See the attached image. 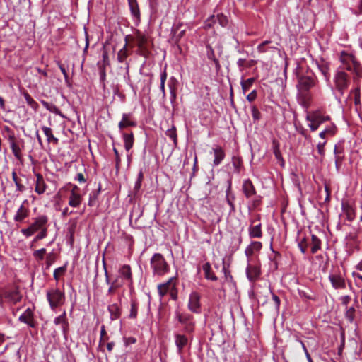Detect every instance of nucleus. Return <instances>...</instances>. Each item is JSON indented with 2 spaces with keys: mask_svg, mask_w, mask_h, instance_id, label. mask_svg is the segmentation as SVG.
<instances>
[{
  "mask_svg": "<svg viewBox=\"0 0 362 362\" xmlns=\"http://www.w3.org/2000/svg\"><path fill=\"white\" fill-rule=\"evenodd\" d=\"M242 192L247 199H250L249 209H256L262 204V197L257 194L256 189L250 179H246L242 185Z\"/></svg>",
  "mask_w": 362,
  "mask_h": 362,
  "instance_id": "1",
  "label": "nucleus"
},
{
  "mask_svg": "<svg viewBox=\"0 0 362 362\" xmlns=\"http://www.w3.org/2000/svg\"><path fill=\"white\" fill-rule=\"evenodd\" d=\"M339 59L345 69L354 74V79L362 77V67L353 54L342 51Z\"/></svg>",
  "mask_w": 362,
  "mask_h": 362,
  "instance_id": "2",
  "label": "nucleus"
},
{
  "mask_svg": "<svg viewBox=\"0 0 362 362\" xmlns=\"http://www.w3.org/2000/svg\"><path fill=\"white\" fill-rule=\"evenodd\" d=\"M48 217L46 215H40L37 217L33 218V222L29 227L21 229V233L25 237L28 238L33 235L39 230L47 227Z\"/></svg>",
  "mask_w": 362,
  "mask_h": 362,
  "instance_id": "3",
  "label": "nucleus"
},
{
  "mask_svg": "<svg viewBox=\"0 0 362 362\" xmlns=\"http://www.w3.org/2000/svg\"><path fill=\"white\" fill-rule=\"evenodd\" d=\"M150 263L155 275L163 276L170 269L169 265L160 253H155L151 257Z\"/></svg>",
  "mask_w": 362,
  "mask_h": 362,
  "instance_id": "4",
  "label": "nucleus"
},
{
  "mask_svg": "<svg viewBox=\"0 0 362 362\" xmlns=\"http://www.w3.org/2000/svg\"><path fill=\"white\" fill-rule=\"evenodd\" d=\"M47 298L52 310L62 305L65 300V295L58 288H51L47 291Z\"/></svg>",
  "mask_w": 362,
  "mask_h": 362,
  "instance_id": "5",
  "label": "nucleus"
},
{
  "mask_svg": "<svg viewBox=\"0 0 362 362\" xmlns=\"http://www.w3.org/2000/svg\"><path fill=\"white\" fill-rule=\"evenodd\" d=\"M334 83L337 90L343 94L350 84L349 75L343 71H338L334 76Z\"/></svg>",
  "mask_w": 362,
  "mask_h": 362,
  "instance_id": "6",
  "label": "nucleus"
},
{
  "mask_svg": "<svg viewBox=\"0 0 362 362\" xmlns=\"http://www.w3.org/2000/svg\"><path fill=\"white\" fill-rule=\"evenodd\" d=\"M184 24L181 22L175 23L171 28L170 42L173 45L178 46L180 40L184 37L186 30L182 28Z\"/></svg>",
  "mask_w": 362,
  "mask_h": 362,
  "instance_id": "7",
  "label": "nucleus"
},
{
  "mask_svg": "<svg viewBox=\"0 0 362 362\" xmlns=\"http://www.w3.org/2000/svg\"><path fill=\"white\" fill-rule=\"evenodd\" d=\"M260 215L257 214L256 218L250 220L248 228L249 235L252 238H261L262 237V224L259 223Z\"/></svg>",
  "mask_w": 362,
  "mask_h": 362,
  "instance_id": "8",
  "label": "nucleus"
},
{
  "mask_svg": "<svg viewBox=\"0 0 362 362\" xmlns=\"http://www.w3.org/2000/svg\"><path fill=\"white\" fill-rule=\"evenodd\" d=\"M18 320L26 324L28 327L35 328L37 325V322L34 319L33 310L28 308L18 317Z\"/></svg>",
  "mask_w": 362,
  "mask_h": 362,
  "instance_id": "9",
  "label": "nucleus"
},
{
  "mask_svg": "<svg viewBox=\"0 0 362 362\" xmlns=\"http://www.w3.org/2000/svg\"><path fill=\"white\" fill-rule=\"evenodd\" d=\"M28 201L27 199H25L22 202L21 205L19 206L13 216V220L15 222L22 223L29 216L30 210L28 207Z\"/></svg>",
  "mask_w": 362,
  "mask_h": 362,
  "instance_id": "10",
  "label": "nucleus"
},
{
  "mask_svg": "<svg viewBox=\"0 0 362 362\" xmlns=\"http://www.w3.org/2000/svg\"><path fill=\"white\" fill-rule=\"evenodd\" d=\"M12 180L16 186V192H17V196L19 193H22L26 190V187L23 182V177H25V175L21 173H17L16 170H13L12 173Z\"/></svg>",
  "mask_w": 362,
  "mask_h": 362,
  "instance_id": "11",
  "label": "nucleus"
},
{
  "mask_svg": "<svg viewBox=\"0 0 362 362\" xmlns=\"http://www.w3.org/2000/svg\"><path fill=\"white\" fill-rule=\"evenodd\" d=\"M132 18L137 25L141 22V11L137 0H127Z\"/></svg>",
  "mask_w": 362,
  "mask_h": 362,
  "instance_id": "12",
  "label": "nucleus"
},
{
  "mask_svg": "<svg viewBox=\"0 0 362 362\" xmlns=\"http://www.w3.org/2000/svg\"><path fill=\"white\" fill-rule=\"evenodd\" d=\"M119 276L124 280L126 281L129 286H132L133 284V278L132 269L129 265L124 264L119 269Z\"/></svg>",
  "mask_w": 362,
  "mask_h": 362,
  "instance_id": "13",
  "label": "nucleus"
},
{
  "mask_svg": "<svg viewBox=\"0 0 362 362\" xmlns=\"http://www.w3.org/2000/svg\"><path fill=\"white\" fill-rule=\"evenodd\" d=\"M200 296L196 293L193 292L189 296L188 308L193 313H199L200 311Z\"/></svg>",
  "mask_w": 362,
  "mask_h": 362,
  "instance_id": "14",
  "label": "nucleus"
},
{
  "mask_svg": "<svg viewBox=\"0 0 362 362\" xmlns=\"http://www.w3.org/2000/svg\"><path fill=\"white\" fill-rule=\"evenodd\" d=\"M315 85V79L310 76H300L298 78V86L302 90H308Z\"/></svg>",
  "mask_w": 362,
  "mask_h": 362,
  "instance_id": "15",
  "label": "nucleus"
},
{
  "mask_svg": "<svg viewBox=\"0 0 362 362\" xmlns=\"http://www.w3.org/2000/svg\"><path fill=\"white\" fill-rule=\"evenodd\" d=\"M329 280L335 289H344L346 288L345 279L341 275L329 274Z\"/></svg>",
  "mask_w": 362,
  "mask_h": 362,
  "instance_id": "16",
  "label": "nucleus"
},
{
  "mask_svg": "<svg viewBox=\"0 0 362 362\" xmlns=\"http://www.w3.org/2000/svg\"><path fill=\"white\" fill-rule=\"evenodd\" d=\"M261 274L260 268L257 266L248 264L246 268L247 277L250 281L254 282L258 279Z\"/></svg>",
  "mask_w": 362,
  "mask_h": 362,
  "instance_id": "17",
  "label": "nucleus"
},
{
  "mask_svg": "<svg viewBox=\"0 0 362 362\" xmlns=\"http://www.w3.org/2000/svg\"><path fill=\"white\" fill-rule=\"evenodd\" d=\"M212 151L214 156L213 165L218 166L221 163L226 156L225 151L220 146L218 145L215 146L212 148Z\"/></svg>",
  "mask_w": 362,
  "mask_h": 362,
  "instance_id": "18",
  "label": "nucleus"
},
{
  "mask_svg": "<svg viewBox=\"0 0 362 362\" xmlns=\"http://www.w3.org/2000/svg\"><path fill=\"white\" fill-rule=\"evenodd\" d=\"M175 343L177 349V353L181 354L184 348L188 344V338L184 334H175Z\"/></svg>",
  "mask_w": 362,
  "mask_h": 362,
  "instance_id": "19",
  "label": "nucleus"
},
{
  "mask_svg": "<svg viewBox=\"0 0 362 362\" xmlns=\"http://www.w3.org/2000/svg\"><path fill=\"white\" fill-rule=\"evenodd\" d=\"M36 181H35V192L38 194H42L47 189V185L45 182L43 176L40 173H37Z\"/></svg>",
  "mask_w": 362,
  "mask_h": 362,
  "instance_id": "20",
  "label": "nucleus"
},
{
  "mask_svg": "<svg viewBox=\"0 0 362 362\" xmlns=\"http://www.w3.org/2000/svg\"><path fill=\"white\" fill-rule=\"evenodd\" d=\"M4 296L8 301L14 304L20 302L22 298V295L20 293L18 289L6 291L4 293Z\"/></svg>",
  "mask_w": 362,
  "mask_h": 362,
  "instance_id": "21",
  "label": "nucleus"
},
{
  "mask_svg": "<svg viewBox=\"0 0 362 362\" xmlns=\"http://www.w3.org/2000/svg\"><path fill=\"white\" fill-rule=\"evenodd\" d=\"M262 247V244L259 241L252 242L250 245H248L245 251V255L247 257H250L253 255L255 252L259 251Z\"/></svg>",
  "mask_w": 362,
  "mask_h": 362,
  "instance_id": "22",
  "label": "nucleus"
},
{
  "mask_svg": "<svg viewBox=\"0 0 362 362\" xmlns=\"http://www.w3.org/2000/svg\"><path fill=\"white\" fill-rule=\"evenodd\" d=\"M82 195L80 193L70 192L69 197V205L71 207H78L82 202Z\"/></svg>",
  "mask_w": 362,
  "mask_h": 362,
  "instance_id": "23",
  "label": "nucleus"
},
{
  "mask_svg": "<svg viewBox=\"0 0 362 362\" xmlns=\"http://www.w3.org/2000/svg\"><path fill=\"white\" fill-rule=\"evenodd\" d=\"M228 186L226 189V202L230 206V213L235 212V208L234 204V200H235V195L234 194H230V190H231V180H228Z\"/></svg>",
  "mask_w": 362,
  "mask_h": 362,
  "instance_id": "24",
  "label": "nucleus"
},
{
  "mask_svg": "<svg viewBox=\"0 0 362 362\" xmlns=\"http://www.w3.org/2000/svg\"><path fill=\"white\" fill-rule=\"evenodd\" d=\"M107 310L110 313V319L112 320H115L119 318L122 311H121V308L118 304L113 303V304L110 305L107 307Z\"/></svg>",
  "mask_w": 362,
  "mask_h": 362,
  "instance_id": "25",
  "label": "nucleus"
},
{
  "mask_svg": "<svg viewBox=\"0 0 362 362\" xmlns=\"http://www.w3.org/2000/svg\"><path fill=\"white\" fill-rule=\"evenodd\" d=\"M122 137L124 143V148L127 151H129L133 147L134 145V134L132 132L123 133Z\"/></svg>",
  "mask_w": 362,
  "mask_h": 362,
  "instance_id": "26",
  "label": "nucleus"
},
{
  "mask_svg": "<svg viewBox=\"0 0 362 362\" xmlns=\"http://www.w3.org/2000/svg\"><path fill=\"white\" fill-rule=\"evenodd\" d=\"M136 126V123L134 121H132L129 119V114H123L122 115V119L119 122L118 127L120 130L123 129L125 127H135Z\"/></svg>",
  "mask_w": 362,
  "mask_h": 362,
  "instance_id": "27",
  "label": "nucleus"
},
{
  "mask_svg": "<svg viewBox=\"0 0 362 362\" xmlns=\"http://www.w3.org/2000/svg\"><path fill=\"white\" fill-rule=\"evenodd\" d=\"M41 129L43 131L45 135L47 136V140L48 143H53L54 144H58L59 139L54 136L51 128L43 126Z\"/></svg>",
  "mask_w": 362,
  "mask_h": 362,
  "instance_id": "28",
  "label": "nucleus"
},
{
  "mask_svg": "<svg viewBox=\"0 0 362 362\" xmlns=\"http://www.w3.org/2000/svg\"><path fill=\"white\" fill-rule=\"evenodd\" d=\"M204 272L205 278L213 281H217V276L211 272V264L209 262L205 263L202 267Z\"/></svg>",
  "mask_w": 362,
  "mask_h": 362,
  "instance_id": "29",
  "label": "nucleus"
},
{
  "mask_svg": "<svg viewBox=\"0 0 362 362\" xmlns=\"http://www.w3.org/2000/svg\"><path fill=\"white\" fill-rule=\"evenodd\" d=\"M272 148H273V153L275 156V158L281 162V165H284V161L283 159V157L281 156L280 148H279V143L276 140H273L272 141Z\"/></svg>",
  "mask_w": 362,
  "mask_h": 362,
  "instance_id": "30",
  "label": "nucleus"
},
{
  "mask_svg": "<svg viewBox=\"0 0 362 362\" xmlns=\"http://www.w3.org/2000/svg\"><path fill=\"white\" fill-rule=\"evenodd\" d=\"M42 105L44 107H45L47 110L51 112H53L57 115L61 116L62 117H64V115L62 113L61 110L53 103H49L48 102L42 100Z\"/></svg>",
  "mask_w": 362,
  "mask_h": 362,
  "instance_id": "31",
  "label": "nucleus"
},
{
  "mask_svg": "<svg viewBox=\"0 0 362 362\" xmlns=\"http://www.w3.org/2000/svg\"><path fill=\"white\" fill-rule=\"evenodd\" d=\"M100 192H101V184L99 183L98 186V189L92 191L90 193L89 200H88V205L90 206H93L95 205L97 200H98V197L100 194Z\"/></svg>",
  "mask_w": 362,
  "mask_h": 362,
  "instance_id": "32",
  "label": "nucleus"
},
{
  "mask_svg": "<svg viewBox=\"0 0 362 362\" xmlns=\"http://www.w3.org/2000/svg\"><path fill=\"white\" fill-rule=\"evenodd\" d=\"M307 120L310 121V123L308 124L311 131H315L318 129L320 124L323 122L324 119H322L320 117H316L315 118H311L310 116H307Z\"/></svg>",
  "mask_w": 362,
  "mask_h": 362,
  "instance_id": "33",
  "label": "nucleus"
},
{
  "mask_svg": "<svg viewBox=\"0 0 362 362\" xmlns=\"http://www.w3.org/2000/svg\"><path fill=\"white\" fill-rule=\"evenodd\" d=\"M311 240V252L313 254H315L318 250L321 249V240L315 235H312Z\"/></svg>",
  "mask_w": 362,
  "mask_h": 362,
  "instance_id": "34",
  "label": "nucleus"
},
{
  "mask_svg": "<svg viewBox=\"0 0 362 362\" xmlns=\"http://www.w3.org/2000/svg\"><path fill=\"white\" fill-rule=\"evenodd\" d=\"M206 49H207L208 59L210 60H212L214 62L216 67L217 69H219L220 68L219 61L217 58H216L213 48L211 47V46L210 45H206Z\"/></svg>",
  "mask_w": 362,
  "mask_h": 362,
  "instance_id": "35",
  "label": "nucleus"
},
{
  "mask_svg": "<svg viewBox=\"0 0 362 362\" xmlns=\"http://www.w3.org/2000/svg\"><path fill=\"white\" fill-rule=\"evenodd\" d=\"M173 279V278H170L166 283L158 285V291L160 297L164 296L168 293Z\"/></svg>",
  "mask_w": 362,
  "mask_h": 362,
  "instance_id": "36",
  "label": "nucleus"
},
{
  "mask_svg": "<svg viewBox=\"0 0 362 362\" xmlns=\"http://www.w3.org/2000/svg\"><path fill=\"white\" fill-rule=\"evenodd\" d=\"M176 317L179 322L182 324L183 325L191 322L193 319L192 315L189 314H182V313H176Z\"/></svg>",
  "mask_w": 362,
  "mask_h": 362,
  "instance_id": "37",
  "label": "nucleus"
},
{
  "mask_svg": "<svg viewBox=\"0 0 362 362\" xmlns=\"http://www.w3.org/2000/svg\"><path fill=\"white\" fill-rule=\"evenodd\" d=\"M165 135L168 136L174 143L175 146L177 144V131L176 127L173 125L171 128L168 129L165 132Z\"/></svg>",
  "mask_w": 362,
  "mask_h": 362,
  "instance_id": "38",
  "label": "nucleus"
},
{
  "mask_svg": "<svg viewBox=\"0 0 362 362\" xmlns=\"http://www.w3.org/2000/svg\"><path fill=\"white\" fill-rule=\"evenodd\" d=\"M123 285V283H121L119 281V279H115L113 281L111 282L110 286L107 290V295L108 294H114L117 289L122 287Z\"/></svg>",
  "mask_w": 362,
  "mask_h": 362,
  "instance_id": "39",
  "label": "nucleus"
},
{
  "mask_svg": "<svg viewBox=\"0 0 362 362\" xmlns=\"http://www.w3.org/2000/svg\"><path fill=\"white\" fill-rule=\"evenodd\" d=\"M12 140H13V137H11ZM11 148L14 156L20 160L21 158V150L19 146L14 141H12L11 143Z\"/></svg>",
  "mask_w": 362,
  "mask_h": 362,
  "instance_id": "40",
  "label": "nucleus"
},
{
  "mask_svg": "<svg viewBox=\"0 0 362 362\" xmlns=\"http://www.w3.org/2000/svg\"><path fill=\"white\" fill-rule=\"evenodd\" d=\"M23 96L26 100L27 104L30 106L33 109L36 110L38 107L37 103L30 95L28 92L23 93Z\"/></svg>",
  "mask_w": 362,
  "mask_h": 362,
  "instance_id": "41",
  "label": "nucleus"
},
{
  "mask_svg": "<svg viewBox=\"0 0 362 362\" xmlns=\"http://www.w3.org/2000/svg\"><path fill=\"white\" fill-rule=\"evenodd\" d=\"M135 37H136V40L137 42L138 46L140 48H143L145 46L146 43L147 42L146 36L140 32H137Z\"/></svg>",
  "mask_w": 362,
  "mask_h": 362,
  "instance_id": "42",
  "label": "nucleus"
},
{
  "mask_svg": "<svg viewBox=\"0 0 362 362\" xmlns=\"http://www.w3.org/2000/svg\"><path fill=\"white\" fill-rule=\"evenodd\" d=\"M138 303L135 300H131V308H130V313L129 315V318L135 319L137 317V313H138Z\"/></svg>",
  "mask_w": 362,
  "mask_h": 362,
  "instance_id": "43",
  "label": "nucleus"
},
{
  "mask_svg": "<svg viewBox=\"0 0 362 362\" xmlns=\"http://www.w3.org/2000/svg\"><path fill=\"white\" fill-rule=\"evenodd\" d=\"M232 163L234 167L235 171L237 173H239L240 171V168L243 165V160L240 157L233 156L232 157Z\"/></svg>",
  "mask_w": 362,
  "mask_h": 362,
  "instance_id": "44",
  "label": "nucleus"
},
{
  "mask_svg": "<svg viewBox=\"0 0 362 362\" xmlns=\"http://www.w3.org/2000/svg\"><path fill=\"white\" fill-rule=\"evenodd\" d=\"M254 81H255L254 78H250L247 80L241 81L240 84H241L242 90L244 93L250 89V88L252 86Z\"/></svg>",
  "mask_w": 362,
  "mask_h": 362,
  "instance_id": "45",
  "label": "nucleus"
},
{
  "mask_svg": "<svg viewBox=\"0 0 362 362\" xmlns=\"http://www.w3.org/2000/svg\"><path fill=\"white\" fill-rule=\"evenodd\" d=\"M46 252L47 250L45 248H41L40 250H35L33 253V256L36 260L42 261L45 258Z\"/></svg>",
  "mask_w": 362,
  "mask_h": 362,
  "instance_id": "46",
  "label": "nucleus"
},
{
  "mask_svg": "<svg viewBox=\"0 0 362 362\" xmlns=\"http://www.w3.org/2000/svg\"><path fill=\"white\" fill-rule=\"evenodd\" d=\"M39 233L33 240V243L37 242L40 240L45 238L48 234V229L47 228H43V229L39 230Z\"/></svg>",
  "mask_w": 362,
  "mask_h": 362,
  "instance_id": "47",
  "label": "nucleus"
},
{
  "mask_svg": "<svg viewBox=\"0 0 362 362\" xmlns=\"http://www.w3.org/2000/svg\"><path fill=\"white\" fill-rule=\"evenodd\" d=\"M54 322L55 325H60L62 324L63 325V329H65V327L67 326L66 319V313L64 312V313L58 317H57Z\"/></svg>",
  "mask_w": 362,
  "mask_h": 362,
  "instance_id": "48",
  "label": "nucleus"
},
{
  "mask_svg": "<svg viewBox=\"0 0 362 362\" xmlns=\"http://www.w3.org/2000/svg\"><path fill=\"white\" fill-rule=\"evenodd\" d=\"M66 264L62 267L57 268L54 271V274H53L54 279L56 281H58L59 279L60 276L64 275V273L66 272Z\"/></svg>",
  "mask_w": 362,
  "mask_h": 362,
  "instance_id": "49",
  "label": "nucleus"
},
{
  "mask_svg": "<svg viewBox=\"0 0 362 362\" xmlns=\"http://www.w3.org/2000/svg\"><path fill=\"white\" fill-rule=\"evenodd\" d=\"M98 67L103 66L105 68H106V66H110V59H109V56H108L107 51H105V50L103 51V62H98Z\"/></svg>",
  "mask_w": 362,
  "mask_h": 362,
  "instance_id": "50",
  "label": "nucleus"
},
{
  "mask_svg": "<svg viewBox=\"0 0 362 362\" xmlns=\"http://www.w3.org/2000/svg\"><path fill=\"white\" fill-rule=\"evenodd\" d=\"M251 111L254 122H258L261 119V112L255 105L252 106Z\"/></svg>",
  "mask_w": 362,
  "mask_h": 362,
  "instance_id": "51",
  "label": "nucleus"
},
{
  "mask_svg": "<svg viewBox=\"0 0 362 362\" xmlns=\"http://www.w3.org/2000/svg\"><path fill=\"white\" fill-rule=\"evenodd\" d=\"M127 57V48L126 45L124 46L122 49H121L118 53H117V59L118 62L122 63L125 61V59Z\"/></svg>",
  "mask_w": 362,
  "mask_h": 362,
  "instance_id": "52",
  "label": "nucleus"
},
{
  "mask_svg": "<svg viewBox=\"0 0 362 362\" xmlns=\"http://www.w3.org/2000/svg\"><path fill=\"white\" fill-rule=\"evenodd\" d=\"M334 153L335 157H344V148L341 143H338L335 145L334 148Z\"/></svg>",
  "mask_w": 362,
  "mask_h": 362,
  "instance_id": "53",
  "label": "nucleus"
},
{
  "mask_svg": "<svg viewBox=\"0 0 362 362\" xmlns=\"http://www.w3.org/2000/svg\"><path fill=\"white\" fill-rule=\"evenodd\" d=\"M215 18L222 27L227 25L228 18L226 16L223 14H218L216 16H215Z\"/></svg>",
  "mask_w": 362,
  "mask_h": 362,
  "instance_id": "54",
  "label": "nucleus"
},
{
  "mask_svg": "<svg viewBox=\"0 0 362 362\" xmlns=\"http://www.w3.org/2000/svg\"><path fill=\"white\" fill-rule=\"evenodd\" d=\"M355 308L354 307H350L347 309L345 316L346 319H348L350 322H353L355 317Z\"/></svg>",
  "mask_w": 362,
  "mask_h": 362,
  "instance_id": "55",
  "label": "nucleus"
},
{
  "mask_svg": "<svg viewBox=\"0 0 362 362\" xmlns=\"http://www.w3.org/2000/svg\"><path fill=\"white\" fill-rule=\"evenodd\" d=\"M194 329V323L192 320L191 322L184 325V332L188 334L192 333Z\"/></svg>",
  "mask_w": 362,
  "mask_h": 362,
  "instance_id": "56",
  "label": "nucleus"
},
{
  "mask_svg": "<svg viewBox=\"0 0 362 362\" xmlns=\"http://www.w3.org/2000/svg\"><path fill=\"white\" fill-rule=\"evenodd\" d=\"M113 151L115 155V168H116V170L118 171L119 169L121 158H120L119 152L116 148H115V147L113 148Z\"/></svg>",
  "mask_w": 362,
  "mask_h": 362,
  "instance_id": "57",
  "label": "nucleus"
},
{
  "mask_svg": "<svg viewBox=\"0 0 362 362\" xmlns=\"http://www.w3.org/2000/svg\"><path fill=\"white\" fill-rule=\"evenodd\" d=\"M55 257L52 252L49 253L47 255L46 257V264H47V269H49V267L54 262Z\"/></svg>",
  "mask_w": 362,
  "mask_h": 362,
  "instance_id": "58",
  "label": "nucleus"
},
{
  "mask_svg": "<svg viewBox=\"0 0 362 362\" xmlns=\"http://www.w3.org/2000/svg\"><path fill=\"white\" fill-rule=\"evenodd\" d=\"M223 272L224 273L225 279L226 281H233V276L230 274V271L225 266H223Z\"/></svg>",
  "mask_w": 362,
  "mask_h": 362,
  "instance_id": "59",
  "label": "nucleus"
},
{
  "mask_svg": "<svg viewBox=\"0 0 362 362\" xmlns=\"http://www.w3.org/2000/svg\"><path fill=\"white\" fill-rule=\"evenodd\" d=\"M99 68V74H100V80L102 83H104V81L106 78V71L105 68L103 66L98 67Z\"/></svg>",
  "mask_w": 362,
  "mask_h": 362,
  "instance_id": "60",
  "label": "nucleus"
},
{
  "mask_svg": "<svg viewBox=\"0 0 362 362\" xmlns=\"http://www.w3.org/2000/svg\"><path fill=\"white\" fill-rule=\"evenodd\" d=\"M216 21L215 18V16H210L206 21H205V27L206 28H211L212 27L213 24Z\"/></svg>",
  "mask_w": 362,
  "mask_h": 362,
  "instance_id": "61",
  "label": "nucleus"
},
{
  "mask_svg": "<svg viewBox=\"0 0 362 362\" xmlns=\"http://www.w3.org/2000/svg\"><path fill=\"white\" fill-rule=\"evenodd\" d=\"M74 180L78 182L79 183H84L86 182V178L84 177L82 173H78L75 176Z\"/></svg>",
  "mask_w": 362,
  "mask_h": 362,
  "instance_id": "62",
  "label": "nucleus"
},
{
  "mask_svg": "<svg viewBox=\"0 0 362 362\" xmlns=\"http://www.w3.org/2000/svg\"><path fill=\"white\" fill-rule=\"evenodd\" d=\"M340 301H341V303L344 305V306H346L347 307L348 304L349 303L350 300H351V296L346 295V296H343L341 297H340L339 298Z\"/></svg>",
  "mask_w": 362,
  "mask_h": 362,
  "instance_id": "63",
  "label": "nucleus"
},
{
  "mask_svg": "<svg viewBox=\"0 0 362 362\" xmlns=\"http://www.w3.org/2000/svg\"><path fill=\"white\" fill-rule=\"evenodd\" d=\"M257 90H253L251 93H250L247 95L246 98L249 102H253L257 98Z\"/></svg>",
  "mask_w": 362,
  "mask_h": 362,
  "instance_id": "64",
  "label": "nucleus"
}]
</instances>
